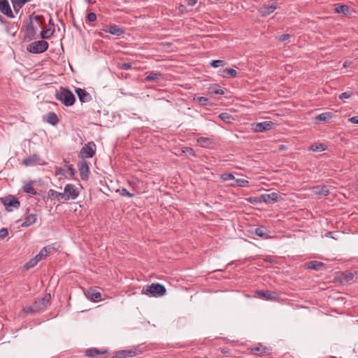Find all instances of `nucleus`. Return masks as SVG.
Masks as SVG:
<instances>
[{
    "label": "nucleus",
    "mask_w": 358,
    "mask_h": 358,
    "mask_svg": "<svg viewBox=\"0 0 358 358\" xmlns=\"http://www.w3.org/2000/svg\"><path fill=\"white\" fill-rule=\"evenodd\" d=\"M160 78H162V74L160 73L150 71L148 73V76L145 77V80L148 82L157 81Z\"/></svg>",
    "instance_id": "nucleus-27"
},
{
    "label": "nucleus",
    "mask_w": 358,
    "mask_h": 358,
    "mask_svg": "<svg viewBox=\"0 0 358 358\" xmlns=\"http://www.w3.org/2000/svg\"><path fill=\"white\" fill-rule=\"evenodd\" d=\"M276 8V6L273 3L271 5L264 4L259 8L258 12L261 16L266 17L273 13Z\"/></svg>",
    "instance_id": "nucleus-14"
},
{
    "label": "nucleus",
    "mask_w": 358,
    "mask_h": 358,
    "mask_svg": "<svg viewBox=\"0 0 358 358\" xmlns=\"http://www.w3.org/2000/svg\"><path fill=\"white\" fill-rule=\"evenodd\" d=\"M352 62L350 61H345L343 66L344 68L349 67L351 65Z\"/></svg>",
    "instance_id": "nucleus-57"
},
{
    "label": "nucleus",
    "mask_w": 358,
    "mask_h": 358,
    "mask_svg": "<svg viewBox=\"0 0 358 358\" xmlns=\"http://www.w3.org/2000/svg\"><path fill=\"white\" fill-rule=\"evenodd\" d=\"M48 43L44 40L36 41L27 45L28 52L34 54H40L46 51L48 48Z\"/></svg>",
    "instance_id": "nucleus-3"
},
{
    "label": "nucleus",
    "mask_w": 358,
    "mask_h": 358,
    "mask_svg": "<svg viewBox=\"0 0 358 358\" xmlns=\"http://www.w3.org/2000/svg\"><path fill=\"white\" fill-rule=\"evenodd\" d=\"M278 198V194L275 192L264 194L259 196V201L264 203H271L276 201Z\"/></svg>",
    "instance_id": "nucleus-16"
},
{
    "label": "nucleus",
    "mask_w": 358,
    "mask_h": 358,
    "mask_svg": "<svg viewBox=\"0 0 358 358\" xmlns=\"http://www.w3.org/2000/svg\"><path fill=\"white\" fill-rule=\"evenodd\" d=\"M109 33L112 35L120 36L124 33V30L115 24H109Z\"/></svg>",
    "instance_id": "nucleus-20"
},
{
    "label": "nucleus",
    "mask_w": 358,
    "mask_h": 358,
    "mask_svg": "<svg viewBox=\"0 0 358 358\" xmlns=\"http://www.w3.org/2000/svg\"><path fill=\"white\" fill-rule=\"evenodd\" d=\"M23 191L27 194H31V195H36L37 192L34 188L32 183H27L23 186Z\"/></svg>",
    "instance_id": "nucleus-32"
},
{
    "label": "nucleus",
    "mask_w": 358,
    "mask_h": 358,
    "mask_svg": "<svg viewBox=\"0 0 358 358\" xmlns=\"http://www.w3.org/2000/svg\"><path fill=\"white\" fill-rule=\"evenodd\" d=\"M13 6H16L22 8L24 4L31 0H10Z\"/></svg>",
    "instance_id": "nucleus-41"
},
{
    "label": "nucleus",
    "mask_w": 358,
    "mask_h": 358,
    "mask_svg": "<svg viewBox=\"0 0 358 358\" xmlns=\"http://www.w3.org/2000/svg\"><path fill=\"white\" fill-rule=\"evenodd\" d=\"M96 153V145L93 141L85 144L80 151V157L83 159L92 158Z\"/></svg>",
    "instance_id": "nucleus-5"
},
{
    "label": "nucleus",
    "mask_w": 358,
    "mask_h": 358,
    "mask_svg": "<svg viewBox=\"0 0 358 358\" xmlns=\"http://www.w3.org/2000/svg\"><path fill=\"white\" fill-rule=\"evenodd\" d=\"M219 117L225 122L229 123L233 120L232 116L228 113H222L219 115Z\"/></svg>",
    "instance_id": "nucleus-39"
},
{
    "label": "nucleus",
    "mask_w": 358,
    "mask_h": 358,
    "mask_svg": "<svg viewBox=\"0 0 358 358\" xmlns=\"http://www.w3.org/2000/svg\"><path fill=\"white\" fill-rule=\"evenodd\" d=\"M194 100L202 106H208L209 103V99L204 96L194 97Z\"/></svg>",
    "instance_id": "nucleus-38"
},
{
    "label": "nucleus",
    "mask_w": 358,
    "mask_h": 358,
    "mask_svg": "<svg viewBox=\"0 0 358 358\" xmlns=\"http://www.w3.org/2000/svg\"><path fill=\"white\" fill-rule=\"evenodd\" d=\"M78 169L80 171V178L83 180L88 179V174L90 169L86 161L83 160L78 164Z\"/></svg>",
    "instance_id": "nucleus-11"
},
{
    "label": "nucleus",
    "mask_w": 358,
    "mask_h": 358,
    "mask_svg": "<svg viewBox=\"0 0 358 358\" xmlns=\"http://www.w3.org/2000/svg\"><path fill=\"white\" fill-rule=\"evenodd\" d=\"M349 10V6L347 5H337L335 8V12L336 13H343L344 15H348Z\"/></svg>",
    "instance_id": "nucleus-33"
},
{
    "label": "nucleus",
    "mask_w": 358,
    "mask_h": 358,
    "mask_svg": "<svg viewBox=\"0 0 358 358\" xmlns=\"http://www.w3.org/2000/svg\"><path fill=\"white\" fill-rule=\"evenodd\" d=\"M357 148H358V144H357Z\"/></svg>",
    "instance_id": "nucleus-64"
},
{
    "label": "nucleus",
    "mask_w": 358,
    "mask_h": 358,
    "mask_svg": "<svg viewBox=\"0 0 358 358\" xmlns=\"http://www.w3.org/2000/svg\"><path fill=\"white\" fill-rule=\"evenodd\" d=\"M197 143L203 148H210L213 141L210 138L201 136L197 138Z\"/></svg>",
    "instance_id": "nucleus-24"
},
{
    "label": "nucleus",
    "mask_w": 358,
    "mask_h": 358,
    "mask_svg": "<svg viewBox=\"0 0 358 358\" xmlns=\"http://www.w3.org/2000/svg\"><path fill=\"white\" fill-rule=\"evenodd\" d=\"M268 230L266 227L264 226H261L259 227H257L255 229L254 234L259 237H261L263 239H267L269 238L271 236L268 234Z\"/></svg>",
    "instance_id": "nucleus-18"
},
{
    "label": "nucleus",
    "mask_w": 358,
    "mask_h": 358,
    "mask_svg": "<svg viewBox=\"0 0 358 358\" xmlns=\"http://www.w3.org/2000/svg\"><path fill=\"white\" fill-rule=\"evenodd\" d=\"M259 198H257V197H251V198H250V199H249V201H250V203H255V202H259Z\"/></svg>",
    "instance_id": "nucleus-55"
},
{
    "label": "nucleus",
    "mask_w": 358,
    "mask_h": 358,
    "mask_svg": "<svg viewBox=\"0 0 358 358\" xmlns=\"http://www.w3.org/2000/svg\"><path fill=\"white\" fill-rule=\"evenodd\" d=\"M98 34H99L100 36H101V37H104V36H103V34H102V33H101V32H99V33H98Z\"/></svg>",
    "instance_id": "nucleus-63"
},
{
    "label": "nucleus",
    "mask_w": 358,
    "mask_h": 358,
    "mask_svg": "<svg viewBox=\"0 0 358 358\" xmlns=\"http://www.w3.org/2000/svg\"><path fill=\"white\" fill-rule=\"evenodd\" d=\"M332 117V114L329 112L319 114L315 117V121L327 122Z\"/></svg>",
    "instance_id": "nucleus-30"
},
{
    "label": "nucleus",
    "mask_w": 358,
    "mask_h": 358,
    "mask_svg": "<svg viewBox=\"0 0 358 358\" xmlns=\"http://www.w3.org/2000/svg\"><path fill=\"white\" fill-rule=\"evenodd\" d=\"M79 195V191L76 187L73 184H67L64 189V201L70 199L74 200L77 199Z\"/></svg>",
    "instance_id": "nucleus-6"
},
{
    "label": "nucleus",
    "mask_w": 358,
    "mask_h": 358,
    "mask_svg": "<svg viewBox=\"0 0 358 358\" xmlns=\"http://www.w3.org/2000/svg\"><path fill=\"white\" fill-rule=\"evenodd\" d=\"M1 201L3 206H5L6 210L8 211H12L13 209H17L20 206V203L18 199L13 196L1 198Z\"/></svg>",
    "instance_id": "nucleus-7"
},
{
    "label": "nucleus",
    "mask_w": 358,
    "mask_h": 358,
    "mask_svg": "<svg viewBox=\"0 0 358 358\" xmlns=\"http://www.w3.org/2000/svg\"><path fill=\"white\" fill-rule=\"evenodd\" d=\"M345 278L346 281H348V282L352 280L354 278V274L352 273H348L345 275Z\"/></svg>",
    "instance_id": "nucleus-50"
},
{
    "label": "nucleus",
    "mask_w": 358,
    "mask_h": 358,
    "mask_svg": "<svg viewBox=\"0 0 358 358\" xmlns=\"http://www.w3.org/2000/svg\"><path fill=\"white\" fill-rule=\"evenodd\" d=\"M96 20V15L94 13H90L87 15V20L90 22H93Z\"/></svg>",
    "instance_id": "nucleus-46"
},
{
    "label": "nucleus",
    "mask_w": 358,
    "mask_h": 358,
    "mask_svg": "<svg viewBox=\"0 0 358 358\" xmlns=\"http://www.w3.org/2000/svg\"><path fill=\"white\" fill-rule=\"evenodd\" d=\"M275 126V123L272 121H264L253 124V130L255 132H263L272 129Z\"/></svg>",
    "instance_id": "nucleus-8"
},
{
    "label": "nucleus",
    "mask_w": 358,
    "mask_h": 358,
    "mask_svg": "<svg viewBox=\"0 0 358 358\" xmlns=\"http://www.w3.org/2000/svg\"><path fill=\"white\" fill-rule=\"evenodd\" d=\"M257 294L259 297L266 300L275 301L278 299L277 293L269 290H257Z\"/></svg>",
    "instance_id": "nucleus-10"
},
{
    "label": "nucleus",
    "mask_w": 358,
    "mask_h": 358,
    "mask_svg": "<svg viewBox=\"0 0 358 358\" xmlns=\"http://www.w3.org/2000/svg\"><path fill=\"white\" fill-rule=\"evenodd\" d=\"M313 192L317 195L326 196L329 194V189L327 185L315 186L313 187Z\"/></svg>",
    "instance_id": "nucleus-21"
},
{
    "label": "nucleus",
    "mask_w": 358,
    "mask_h": 358,
    "mask_svg": "<svg viewBox=\"0 0 358 358\" xmlns=\"http://www.w3.org/2000/svg\"><path fill=\"white\" fill-rule=\"evenodd\" d=\"M355 190L358 192V183L355 186Z\"/></svg>",
    "instance_id": "nucleus-62"
},
{
    "label": "nucleus",
    "mask_w": 358,
    "mask_h": 358,
    "mask_svg": "<svg viewBox=\"0 0 358 358\" xmlns=\"http://www.w3.org/2000/svg\"><path fill=\"white\" fill-rule=\"evenodd\" d=\"M349 121L353 124H358V116H354L349 119Z\"/></svg>",
    "instance_id": "nucleus-51"
},
{
    "label": "nucleus",
    "mask_w": 358,
    "mask_h": 358,
    "mask_svg": "<svg viewBox=\"0 0 358 358\" xmlns=\"http://www.w3.org/2000/svg\"><path fill=\"white\" fill-rule=\"evenodd\" d=\"M136 355V352L131 350H120L116 352L115 357L117 358H126L133 357Z\"/></svg>",
    "instance_id": "nucleus-19"
},
{
    "label": "nucleus",
    "mask_w": 358,
    "mask_h": 358,
    "mask_svg": "<svg viewBox=\"0 0 358 358\" xmlns=\"http://www.w3.org/2000/svg\"><path fill=\"white\" fill-rule=\"evenodd\" d=\"M106 353V350H99L96 348H91L88 349L85 352V355L87 357H96L97 355H101Z\"/></svg>",
    "instance_id": "nucleus-28"
},
{
    "label": "nucleus",
    "mask_w": 358,
    "mask_h": 358,
    "mask_svg": "<svg viewBox=\"0 0 358 358\" xmlns=\"http://www.w3.org/2000/svg\"><path fill=\"white\" fill-rule=\"evenodd\" d=\"M55 250L54 247L51 245H48L43 248L39 252V256L42 257L45 259L48 255L51 254Z\"/></svg>",
    "instance_id": "nucleus-29"
},
{
    "label": "nucleus",
    "mask_w": 358,
    "mask_h": 358,
    "mask_svg": "<svg viewBox=\"0 0 358 358\" xmlns=\"http://www.w3.org/2000/svg\"><path fill=\"white\" fill-rule=\"evenodd\" d=\"M165 287L159 283H152L150 285L143 287L141 294L150 296L159 297L165 294Z\"/></svg>",
    "instance_id": "nucleus-2"
},
{
    "label": "nucleus",
    "mask_w": 358,
    "mask_h": 358,
    "mask_svg": "<svg viewBox=\"0 0 358 358\" xmlns=\"http://www.w3.org/2000/svg\"><path fill=\"white\" fill-rule=\"evenodd\" d=\"M197 3V0H187V5L190 6H194Z\"/></svg>",
    "instance_id": "nucleus-53"
},
{
    "label": "nucleus",
    "mask_w": 358,
    "mask_h": 358,
    "mask_svg": "<svg viewBox=\"0 0 358 358\" xmlns=\"http://www.w3.org/2000/svg\"><path fill=\"white\" fill-rule=\"evenodd\" d=\"M48 24H48L49 27H51L52 29H55V24H54L53 20L51 17L49 20Z\"/></svg>",
    "instance_id": "nucleus-56"
},
{
    "label": "nucleus",
    "mask_w": 358,
    "mask_h": 358,
    "mask_svg": "<svg viewBox=\"0 0 358 358\" xmlns=\"http://www.w3.org/2000/svg\"><path fill=\"white\" fill-rule=\"evenodd\" d=\"M39 16L35 15L33 20L32 16L29 17V21L26 24V36L32 38L37 32L38 27L40 26Z\"/></svg>",
    "instance_id": "nucleus-4"
},
{
    "label": "nucleus",
    "mask_w": 358,
    "mask_h": 358,
    "mask_svg": "<svg viewBox=\"0 0 358 358\" xmlns=\"http://www.w3.org/2000/svg\"><path fill=\"white\" fill-rule=\"evenodd\" d=\"M209 90L211 94H214L222 95L224 94V90L217 85L210 86L209 88Z\"/></svg>",
    "instance_id": "nucleus-37"
},
{
    "label": "nucleus",
    "mask_w": 358,
    "mask_h": 358,
    "mask_svg": "<svg viewBox=\"0 0 358 358\" xmlns=\"http://www.w3.org/2000/svg\"><path fill=\"white\" fill-rule=\"evenodd\" d=\"M117 192H118L120 194V195L122 196H125V197H129V198H132L134 196V194L130 193L125 188L119 189L117 190Z\"/></svg>",
    "instance_id": "nucleus-40"
},
{
    "label": "nucleus",
    "mask_w": 358,
    "mask_h": 358,
    "mask_svg": "<svg viewBox=\"0 0 358 358\" xmlns=\"http://www.w3.org/2000/svg\"><path fill=\"white\" fill-rule=\"evenodd\" d=\"M353 94H354V93H353V92H352V91H348V92H345L341 93V94L339 95V98H340L341 99H349V98H350Z\"/></svg>",
    "instance_id": "nucleus-45"
},
{
    "label": "nucleus",
    "mask_w": 358,
    "mask_h": 358,
    "mask_svg": "<svg viewBox=\"0 0 358 358\" xmlns=\"http://www.w3.org/2000/svg\"><path fill=\"white\" fill-rule=\"evenodd\" d=\"M0 12L9 18L14 17L8 0H0Z\"/></svg>",
    "instance_id": "nucleus-9"
},
{
    "label": "nucleus",
    "mask_w": 358,
    "mask_h": 358,
    "mask_svg": "<svg viewBox=\"0 0 358 358\" xmlns=\"http://www.w3.org/2000/svg\"><path fill=\"white\" fill-rule=\"evenodd\" d=\"M47 122L51 125L55 126L59 122V118L55 113L49 112L47 114Z\"/></svg>",
    "instance_id": "nucleus-26"
},
{
    "label": "nucleus",
    "mask_w": 358,
    "mask_h": 358,
    "mask_svg": "<svg viewBox=\"0 0 358 358\" xmlns=\"http://www.w3.org/2000/svg\"><path fill=\"white\" fill-rule=\"evenodd\" d=\"M327 149V145L323 143H313L310 146V150L313 152H322Z\"/></svg>",
    "instance_id": "nucleus-35"
},
{
    "label": "nucleus",
    "mask_w": 358,
    "mask_h": 358,
    "mask_svg": "<svg viewBox=\"0 0 358 358\" xmlns=\"http://www.w3.org/2000/svg\"><path fill=\"white\" fill-rule=\"evenodd\" d=\"M68 172L70 174L71 176H73L75 175L76 171L73 169L72 165L68 166Z\"/></svg>",
    "instance_id": "nucleus-49"
},
{
    "label": "nucleus",
    "mask_w": 358,
    "mask_h": 358,
    "mask_svg": "<svg viewBox=\"0 0 358 358\" xmlns=\"http://www.w3.org/2000/svg\"><path fill=\"white\" fill-rule=\"evenodd\" d=\"M108 29H109V24H105V25H103V28L101 29V31H103L106 33H109Z\"/></svg>",
    "instance_id": "nucleus-54"
},
{
    "label": "nucleus",
    "mask_w": 358,
    "mask_h": 358,
    "mask_svg": "<svg viewBox=\"0 0 358 358\" xmlns=\"http://www.w3.org/2000/svg\"><path fill=\"white\" fill-rule=\"evenodd\" d=\"M34 258L36 260H37V263H38L39 261H41V260L43 259V258L42 257L39 256V253H38V255H36Z\"/></svg>",
    "instance_id": "nucleus-58"
},
{
    "label": "nucleus",
    "mask_w": 358,
    "mask_h": 358,
    "mask_svg": "<svg viewBox=\"0 0 358 358\" xmlns=\"http://www.w3.org/2000/svg\"><path fill=\"white\" fill-rule=\"evenodd\" d=\"M55 98L66 106H73L76 101V97L71 91L63 87L56 92Z\"/></svg>",
    "instance_id": "nucleus-1"
},
{
    "label": "nucleus",
    "mask_w": 358,
    "mask_h": 358,
    "mask_svg": "<svg viewBox=\"0 0 358 358\" xmlns=\"http://www.w3.org/2000/svg\"><path fill=\"white\" fill-rule=\"evenodd\" d=\"M48 196L50 198H52L53 199H56L58 201H59L61 200L64 201V192L62 193V192H58L54 189H50L48 192Z\"/></svg>",
    "instance_id": "nucleus-25"
},
{
    "label": "nucleus",
    "mask_w": 358,
    "mask_h": 358,
    "mask_svg": "<svg viewBox=\"0 0 358 358\" xmlns=\"http://www.w3.org/2000/svg\"><path fill=\"white\" fill-rule=\"evenodd\" d=\"M222 73H226L227 75L223 74L222 76L229 77V78H235L237 76V71L234 69H224L222 70Z\"/></svg>",
    "instance_id": "nucleus-36"
},
{
    "label": "nucleus",
    "mask_w": 358,
    "mask_h": 358,
    "mask_svg": "<svg viewBox=\"0 0 358 358\" xmlns=\"http://www.w3.org/2000/svg\"><path fill=\"white\" fill-rule=\"evenodd\" d=\"M131 68V64L129 62H124L120 64V69L122 70H129Z\"/></svg>",
    "instance_id": "nucleus-48"
},
{
    "label": "nucleus",
    "mask_w": 358,
    "mask_h": 358,
    "mask_svg": "<svg viewBox=\"0 0 358 358\" xmlns=\"http://www.w3.org/2000/svg\"><path fill=\"white\" fill-rule=\"evenodd\" d=\"M8 235V230L7 228H1L0 229V238L3 239Z\"/></svg>",
    "instance_id": "nucleus-47"
},
{
    "label": "nucleus",
    "mask_w": 358,
    "mask_h": 358,
    "mask_svg": "<svg viewBox=\"0 0 358 358\" xmlns=\"http://www.w3.org/2000/svg\"><path fill=\"white\" fill-rule=\"evenodd\" d=\"M0 22L3 24H6L8 22L3 19V17L0 15Z\"/></svg>",
    "instance_id": "nucleus-59"
},
{
    "label": "nucleus",
    "mask_w": 358,
    "mask_h": 358,
    "mask_svg": "<svg viewBox=\"0 0 358 358\" xmlns=\"http://www.w3.org/2000/svg\"><path fill=\"white\" fill-rule=\"evenodd\" d=\"M14 11L17 13L21 9L20 7H17L16 6H13Z\"/></svg>",
    "instance_id": "nucleus-60"
},
{
    "label": "nucleus",
    "mask_w": 358,
    "mask_h": 358,
    "mask_svg": "<svg viewBox=\"0 0 358 358\" xmlns=\"http://www.w3.org/2000/svg\"><path fill=\"white\" fill-rule=\"evenodd\" d=\"M220 178L223 181H228V180H235L234 175L231 173H224L221 175Z\"/></svg>",
    "instance_id": "nucleus-44"
},
{
    "label": "nucleus",
    "mask_w": 358,
    "mask_h": 358,
    "mask_svg": "<svg viewBox=\"0 0 358 358\" xmlns=\"http://www.w3.org/2000/svg\"><path fill=\"white\" fill-rule=\"evenodd\" d=\"M250 352L256 355H268L271 354V349L259 343L257 346L251 348Z\"/></svg>",
    "instance_id": "nucleus-13"
},
{
    "label": "nucleus",
    "mask_w": 358,
    "mask_h": 358,
    "mask_svg": "<svg viewBox=\"0 0 358 358\" xmlns=\"http://www.w3.org/2000/svg\"><path fill=\"white\" fill-rule=\"evenodd\" d=\"M210 64L211 66L214 68H217L219 66H224L226 64V62L224 60L217 59L213 60Z\"/></svg>",
    "instance_id": "nucleus-43"
},
{
    "label": "nucleus",
    "mask_w": 358,
    "mask_h": 358,
    "mask_svg": "<svg viewBox=\"0 0 358 358\" xmlns=\"http://www.w3.org/2000/svg\"><path fill=\"white\" fill-rule=\"evenodd\" d=\"M85 295L87 299H89L90 301L93 302H99L101 300V293L95 289H89L86 292Z\"/></svg>",
    "instance_id": "nucleus-15"
},
{
    "label": "nucleus",
    "mask_w": 358,
    "mask_h": 358,
    "mask_svg": "<svg viewBox=\"0 0 358 358\" xmlns=\"http://www.w3.org/2000/svg\"><path fill=\"white\" fill-rule=\"evenodd\" d=\"M32 312H33V310L31 307L27 308L26 313H32Z\"/></svg>",
    "instance_id": "nucleus-61"
},
{
    "label": "nucleus",
    "mask_w": 358,
    "mask_h": 358,
    "mask_svg": "<svg viewBox=\"0 0 358 358\" xmlns=\"http://www.w3.org/2000/svg\"><path fill=\"white\" fill-rule=\"evenodd\" d=\"M289 34H283V35H281L280 37H279V40L280 41H285L287 39H288L289 38Z\"/></svg>",
    "instance_id": "nucleus-52"
},
{
    "label": "nucleus",
    "mask_w": 358,
    "mask_h": 358,
    "mask_svg": "<svg viewBox=\"0 0 358 358\" xmlns=\"http://www.w3.org/2000/svg\"><path fill=\"white\" fill-rule=\"evenodd\" d=\"M37 220V215L36 214H30L26 218L22 224V227H28L34 224Z\"/></svg>",
    "instance_id": "nucleus-23"
},
{
    "label": "nucleus",
    "mask_w": 358,
    "mask_h": 358,
    "mask_svg": "<svg viewBox=\"0 0 358 358\" xmlns=\"http://www.w3.org/2000/svg\"><path fill=\"white\" fill-rule=\"evenodd\" d=\"M75 92L80 102L86 103L92 100V96L85 90L78 87L76 88Z\"/></svg>",
    "instance_id": "nucleus-12"
},
{
    "label": "nucleus",
    "mask_w": 358,
    "mask_h": 358,
    "mask_svg": "<svg viewBox=\"0 0 358 358\" xmlns=\"http://www.w3.org/2000/svg\"><path fill=\"white\" fill-rule=\"evenodd\" d=\"M37 264V260H36L34 258H32L24 264V269L27 271L35 266Z\"/></svg>",
    "instance_id": "nucleus-42"
},
{
    "label": "nucleus",
    "mask_w": 358,
    "mask_h": 358,
    "mask_svg": "<svg viewBox=\"0 0 358 358\" xmlns=\"http://www.w3.org/2000/svg\"><path fill=\"white\" fill-rule=\"evenodd\" d=\"M54 32H55V29L48 27L47 29L42 30L41 31V37L43 39L50 38L53 35Z\"/></svg>",
    "instance_id": "nucleus-31"
},
{
    "label": "nucleus",
    "mask_w": 358,
    "mask_h": 358,
    "mask_svg": "<svg viewBox=\"0 0 358 358\" xmlns=\"http://www.w3.org/2000/svg\"><path fill=\"white\" fill-rule=\"evenodd\" d=\"M324 267V264L318 261H311L307 263V268L315 271H320Z\"/></svg>",
    "instance_id": "nucleus-22"
},
{
    "label": "nucleus",
    "mask_w": 358,
    "mask_h": 358,
    "mask_svg": "<svg viewBox=\"0 0 358 358\" xmlns=\"http://www.w3.org/2000/svg\"><path fill=\"white\" fill-rule=\"evenodd\" d=\"M40 164V157L34 154L27 158H25L22 161V164L26 166H32Z\"/></svg>",
    "instance_id": "nucleus-17"
},
{
    "label": "nucleus",
    "mask_w": 358,
    "mask_h": 358,
    "mask_svg": "<svg viewBox=\"0 0 358 358\" xmlns=\"http://www.w3.org/2000/svg\"><path fill=\"white\" fill-rule=\"evenodd\" d=\"M249 182L247 180L243 178H238L234 180V182L231 184L233 187H247L248 186Z\"/></svg>",
    "instance_id": "nucleus-34"
}]
</instances>
